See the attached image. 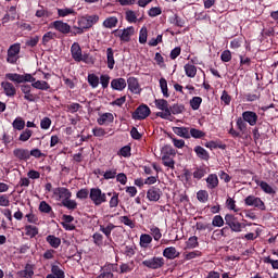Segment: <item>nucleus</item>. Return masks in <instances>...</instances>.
I'll use <instances>...</instances> for the list:
<instances>
[{"label":"nucleus","mask_w":278,"mask_h":278,"mask_svg":"<svg viewBox=\"0 0 278 278\" xmlns=\"http://www.w3.org/2000/svg\"><path fill=\"white\" fill-rule=\"evenodd\" d=\"M154 105L159 111H161L156 113V117L168 121V118L170 117V106L168 104V101L165 99H156L154 100Z\"/></svg>","instance_id":"nucleus-1"},{"label":"nucleus","mask_w":278,"mask_h":278,"mask_svg":"<svg viewBox=\"0 0 278 278\" xmlns=\"http://www.w3.org/2000/svg\"><path fill=\"white\" fill-rule=\"evenodd\" d=\"M164 265H165V260L162 256H152L141 262V266L152 270L161 269L164 267Z\"/></svg>","instance_id":"nucleus-2"},{"label":"nucleus","mask_w":278,"mask_h":278,"mask_svg":"<svg viewBox=\"0 0 278 278\" xmlns=\"http://www.w3.org/2000/svg\"><path fill=\"white\" fill-rule=\"evenodd\" d=\"M244 205L250 206V207H254V208H256L261 212L266 211L265 202L260 197H255L253 194H250V195L244 198Z\"/></svg>","instance_id":"nucleus-3"},{"label":"nucleus","mask_w":278,"mask_h":278,"mask_svg":"<svg viewBox=\"0 0 278 278\" xmlns=\"http://www.w3.org/2000/svg\"><path fill=\"white\" fill-rule=\"evenodd\" d=\"M90 200L96 206H101L106 203L108 197L105 192H102L100 188H91L90 190Z\"/></svg>","instance_id":"nucleus-4"},{"label":"nucleus","mask_w":278,"mask_h":278,"mask_svg":"<svg viewBox=\"0 0 278 278\" xmlns=\"http://www.w3.org/2000/svg\"><path fill=\"white\" fill-rule=\"evenodd\" d=\"M224 220L225 225L228 226L232 232H241L242 229L244 228V225L240 223L238 218L231 214H226Z\"/></svg>","instance_id":"nucleus-5"},{"label":"nucleus","mask_w":278,"mask_h":278,"mask_svg":"<svg viewBox=\"0 0 278 278\" xmlns=\"http://www.w3.org/2000/svg\"><path fill=\"white\" fill-rule=\"evenodd\" d=\"M118 271L117 263H106L101 267V274L97 278H114V273Z\"/></svg>","instance_id":"nucleus-6"},{"label":"nucleus","mask_w":278,"mask_h":278,"mask_svg":"<svg viewBox=\"0 0 278 278\" xmlns=\"http://www.w3.org/2000/svg\"><path fill=\"white\" fill-rule=\"evenodd\" d=\"M270 124L268 122H260L257 125L252 129V137L254 141H258L262 135H265L269 131Z\"/></svg>","instance_id":"nucleus-7"},{"label":"nucleus","mask_w":278,"mask_h":278,"mask_svg":"<svg viewBox=\"0 0 278 278\" xmlns=\"http://www.w3.org/2000/svg\"><path fill=\"white\" fill-rule=\"evenodd\" d=\"M151 115V109L147 104L137 106V110L132 112V119L144 121Z\"/></svg>","instance_id":"nucleus-8"},{"label":"nucleus","mask_w":278,"mask_h":278,"mask_svg":"<svg viewBox=\"0 0 278 278\" xmlns=\"http://www.w3.org/2000/svg\"><path fill=\"white\" fill-rule=\"evenodd\" d=\"M21 51V45L20 43H14L12 45L9 50H8V58L7 62L9 64H16L18 60V53Z\"/></svg>","instance_id":"nucleus-9"},{"label":"nucleus","mask_w":278,"mask_h":278,"mask_svg":"<svg viewBox=\"0 0 278 278\" xmlns=\"http://www.w3.org/2000/svg\"><path fill=\"white\" fill-rule=\"evenodd\" d=\"M50 27L54 28L60 34H64L65 36H67V34H73L71 25L63 21H54L50 24Z\"/></svg>","instance_id":"nucleus-10"},{"label":"nucleus","mask_w":278,"mask_h":278,"mask_svg":"<svg viewBox=\"0 0 278 278\" xmlns=\"http://www.w3.org/2000/svg\"><path fill=\"white\" fill-rule=\"evenodd\" d=\"M242 119L250 127L257 126L258 123V115L254 111H244L242 112Z\"/></svg>","instance_id":"nucleus-11"},{"label":"nucleus","mask_w":278,"mask_h":278,"mask_svg":"<svg viewBox=\"0 0 278 278\" xmlns=\"http://www.w3.org/2000/svg\"><path fill=\"white\" fill-rule=\"evenodd\" d=\"M162 194L163 192L159 187L152 186L150 187V189H148L146 198H148V201L150 202H159L160 199L162 198Z\"/></svg>","instance_id":"nucleus-12"},{"label":"nucleus","mask_w":278,"mask_h":278,"mask_svg":"<svg viewBox=\"0 0 278 278\" xmlns=\"http://www.w3.org/2000/svg\"><path fill=\"white\" fill-rule=\"evenodd\" d=\"M126 84H128V90H130L132 94H140L142 92L138 78L128 77Z\"/></svg>","instance_id":"nucleus-13"},{"label":"nucleus","mask_w":278,"mask_h":278,"mask_svg":"<svg viewBox=\"0 0 278 278\" xmlns=\"http://www.w3.org/2000/svg\"><path fill=\"white\" fill-rule=\"evenodd\" d=\"M53 194H54V197L58 198V200H62V201L72 199V192L65 187L54 188Z\"/></svg>","instance_id":"nucleus-14"},{"label":"nucleus","mask_w":278,"mask_h":278,"mask_svg":"<svg viewBox=\"0 0 278 278\" xmlns=\"http://www.w3.org/2000/svg\"><path fill=\"white\" fill-rule=\"evenodd\" d=\"M255 184L267 195H276L277 191L264 180H255Z\"/></svg>","instance_id":"nucleus-15"},{"label":"nucleus","mask_w":278,"mask_h":278,"mask_svg":"<svg viewBox=\"0 0 278 278\" xmlns=\"http://www.w3.org/2000/svg\"><path fill=\"white\" fill-rule=\"evenodd\" d=\"M205 182H206V189L207 190H215L218 188L219 186V179L218 176L216 174H210L206 178H205Z\"/></svg>","instance_id":"nucleus-16"},{"label":"nucleus","mask_w":278,"mask_h":278,"mask_svg":"<svg viewBox=\"0 0 278 278\" xmlns=\"http://www.w3.org/2000/svg\"><path fill=\"white\" fill-rule=\"evenodd\" d=\"M172 131H174V135L185 139V140H190V127H174L172 128Z\"/></svg>","instance_id":"nucleus-17"},{"label":"nucleus","mask_w":278,"mask_h":278,"mask_svg":"<svg viewBox=\"0 0 278 278\" xmlns=\"http://www.w3.org/2000/svg\"><path fill=\"white\" fill-rule=\"evenodd\" d=\"M127 87V81L125 78H114L111 81V88H113L114 90H117V92H123V90H125V88Z\"/></svg>","instance_id":"nucleus-18"},{"label":"nucleus","mask_w":278,"mask_h":278,"mask_svg":"<svg viewBox=\"0 0 278 278\" xmlns=\"http://www.w3.org/2000/svg\"><path fill=\"white\" fill-rule=\"evenodd\" d=\"M134 34H135L134 26L126 27L122 29V34L118 35L119 40H122V42H130L131 36H134Z\"/></svg>","instance_id":"nucleus-19"},{"label":"nucleus","mask_w":278,"mask_h":278,"mask_svg":"<svg viewBox=\"0 0 278 278\" xmlns=\"http://www.w3.org/2000/svg\"><path fill=\"white\" fill-rule=\"evenodd\" d=\"M72 58L75 62H81L83 59V50L78 42L73 43L71 48Z\"/></svg>","instance_id":"nucleus-20"},{"label":"nucleus","mask_w":278,"mask_h":278,"mask_svg":"<svg viewBox=\"0 0 278 278\" xmlns=\"http://www.w3.org/2000/svg\"><path fill=\"white\" fill-rule=\"evenodd\" d=\"M180 253L177 251L175 247H167L165 250H163V257L173 261L177 257H179Z\"/></svg>","instance_id":"nucleus-21"},{"label":"nucleus","mask_w":278,"mask_h":278,"mask_svg":"<svg viewBox=\"0 0 278 278\" xmlns=\"http://www.w3.org/2000/svg\"><path fill=\"white\" fill-rule=\"evenodd\" d=\"M21 90L25 94L24 99L26 101H29L30 103H34V101H36V94L31 93V86L30 85H22Z\"/></svg>","instance_id":"nucleus-22"},{"label":"nucleus","mask_w":278,"mask_h":278,"mask_svg":"<svg viewBox=\"0 0 278 278\" xmlns=\"http://www.w3.org/2000/svg\"><path fill=\"white\" fill-rule=\"evenodd\" d=\"M13 155L20 161L27 162L29 160V150L17 148L13 151Z\"/></svg>","instance_id":"nucleus-23"},{"label":"nucleus","mask_w":278,"mask_h":278,"mask_svg":"<svg viewBox=\"0 0 278 278\" xmlns=\"http://www.w3.org/2000/svg\"><path fill=\"white\" fill-rule=\"evenodd\" d=\"M193 152L195 153L197 157L201 161H208L210 160V153L201 146H195L193 148Z\"/></svg>","instance_id":"nucleus-24"},{"label":"nucleus","mask_w":278,"mask_h":278,"mask_svg":"<svg viewBox=\"0 0 278 278\" xmlns=\"http://www.w3.org/2000/svg\"><path fill=\"white\" fill-rule=\"evenodd\" d=\"M1 87L3 88L4 93L7 94V97H15L16 89H15V87L12 83L2 81Z\"/></svg>","instance_id":"nucleus-25"},{"label":"nucleus","mask_w":278,"mask_h":278,"mask_svg":"<svg viewBox=\"0 0 278 278\" xmlns=\"http://www.w3.org/2000/svg\"><path fill=\"white\" fill-rule=\"evenodd\" d=\"M117 226L114 225L113 223H109L106 226L105 225H100V231L106 237V239H111L112 231L116 229Z\"/></svg>","instance_id":"nucleus-26"},{"label":"nucleus","mask_w":278,"mask_h":278,"mask_svg":"<svg viewBox=\"0 0 278 278\" xmlns=\"http://www.w3.org/2000/svg\"><path fill=\"white\" fill-rule=\"evenodd\" d=\"M152 242L153 237L149 233H141V237H139V245H141L142 249H148Z\"/></svg>","instance_id":"nucleus-27"},{"label":"nucleus","mask_w":278,"mask_h":278,"mask_svg":"<svg viewBox=\"0 0 278 278\" xmlns=\"http://www.w3.org/2000/svg\"><path fill=\"white\" fill-rule=\"evenodd\" d=\"M114 122V115L112 113H103L98 118V124L104 126L106 124H112Z\"/></svg>","instance_id":"nucleus-28"},{"label":"nucleus","mask_w":278,"mask_h":278,"mask_svg":"<svg viewBox=\"0 0 278 278\" xmlns=\"http://www.w3.org/2000/svg\"><path fill=\"white\" fill-rule=\"evenodd\" d=\"M204 147L210 150H216V149L226 150L227 149V146L225 143H223L222 141H214V140L206 142L204 144Z\"/></svg>","instance_id":"nucleus-29"},{"label":"nucleus","mask_w":278,"mask_h":278,"mask_svg":"<svg viewBox=\"0 0 278 278\" xmlns=\"http://www.w3.org/2000/svg\"><path fill=\"white\" fill-rule=\"evenodd\" d=\"M198 73V68L195 65L191 63L185 64V75L189 77L190 79H193Z\"/></svg>","instance_id":"nucleus-30"},{"label":"nucleus","mask_w":278,"mask_h":278,"mask_svg":"<svg viewBox=\"0 0 278 278\" xmlns=\"http://www.w3.org/2000/svg\"><path fill=\"white\" fill-rule=\"evenodd\" d=\"M34 276V265L27 263L25 269L20 271L21 278H33Z\"/></svg>","instance_id":"nucleus-31"},{"label":"nucleus","mask_w":278,"mask_h":278,"mask_svg":"<svg viewBox=\"0 0 278 278\" xmlns=\"http://www.w3.org/2000/svg\"><path fill=\"white\" fill-rule=\"evenodd\" d=\"M236 127L241 132L242 136L247 135L248 131V123L242 118L238 117L236 121Z\"/></svg>","instance_id":"nucleus-32"},{"label":"nucleus","mask_w":278,"mask_h":278,"mask_svg":"<svg viewBox=\"0 0 278 278\" xmlns=\"http://www.w3.org/2000/svg\"><path fill=\"white\" fill-rule=\"evenodd\" d=\"M186 111V106L184 104L176 103L169 106V116L172 115H180Z\"/></svg>","instance_id":"nucleus-33"},{"label":"nucleus","mask_w":278,"mask_h":278,"mask_svg":"<svg viewBox=\"0 0 278 278\" xmlns=\"http://www.w3.org/2000/svg\"><path fill=\"white\" fill-rule=\"evenodd\" d=\"M206 134L203 130L197 128H189V139H203Z\"/></svg>","instance_id":"nucleus-34"},{"label":"nucleus","mask_w":278,"mask_h":278,"mask_svg":"<svg viewBox=\"0 0 278 278\" xmlns=\"http://www.w3.org/2000/svg\"><path fill=\"white\" fill-rule=\"evenodd\" d=\"M46 240L50 244V247L53 248V249H59V247L61 245V238H59L54 235H49L46 238Z\"/></svg>","instance_id":"nucleus-35"},{"label":"nucleus","mask_w":278,"mask_h":278,"mask_svg":"<svg viewBox=\"0 0 278 278\" xmlns=\"http://www.w3.org/2000/svg\"><path fill=\"white\" fill-rule=\"evenodd\" d=\"M61 205L67 208L68 211H75L78 206L77 202L75 200H72L71 198L62 200Z\"/></svg>","instance_id":"nucleus-36"},{"label":"nucleus","mask_w":278,"mask_h":278,"mask_svg":"<svg viewBox=\"0 0 278 278\" xmlns=\"http://www.w3.org/2000/svg\"><path fill=\"white\" fill-rule=\"evenodd\" d=\"M33 88L36 90H50V85L46 80H35V83L31 84Z\"/></svg>","instance_id":"nucleus-37"},{"label":"nucleus","mask_w":278,"mask_h":278,"mask_svg":"<svg viewBox=\"0 0 278 278\" xmlns=\"http://www.w3.org/2000/svg\"><path fill=\"white\" fill-rule=\"evenodd\" d=\"M106 55H108V68H110V71H113L115 66L114 50L112 48H108Z\"/></svg>","instance_id":"nucleus-38"},{"label":"nucleus","mask_w":278,"mask_h":278,"mask_svg":"<svg viewBox=\"0 0 278 278\" xmlns=\"http://www.w3.org/2000/svg\"><path fill=\"white\" fill-rule=\"evenodd\" d=\"M168 21H169V24H174L178 27H184L186 24V21L182 17L178 16L177 14L169 16Z\"/></svg>","instance_id":"nucleus-39"},{"label":"nucleus","mask_w":278,"mask_h":278,"mask_svg":"<svg viewBox=\"0 0 278 278\" xmlns=\"http://www.w3.org/2000/svg\"><path fill=\"white\" fill-rule=\"evenodd\" d=\"M25 231H26V236L30 237L31 239L36 238L39 235L38 227H36L34 225H26Z\"/></svg>","instance_id":"nucleus-40"},{"label":"nucleus","mask_w":278,"mask_h":278,"mask_svg":"<svg viewBox=\"0 0 278 278\" xmlns=\"http://www.w3.org/2000/svg\"><path fill=\"white\" fill-rule=\"evenodd\" d=\"M150 235L152 236V238H154V241L156 242H159L162 239V231L155 225L150 226Z\"/></svg>","instance_id":"nucleus-41"},{"label":"nucleus","mask_w":278,"mask_h":278,"mask_svg":"<svg viewBox=\"0 0 278 278\" xmlns=\"http://www.w3.org/2000/svg\"><path fill=\"white\" fill-rule=\"evenodd\" d=\"M203 99L201 97H193L190 101H189V105L191 108L192 111H199L200 106L202 104Z\"/></svg>","instance_id":"nucleus-42"},{"label":"nucleus","mask_w":278,"mask_h":278,"mask_svg":"<svg viewBox=\"0 0 278 278\" xmlns=\"http://www.w3.org/2000/svg\"><path fill=\"white\" fill-rule=\"evenodd\" d=\"M159 86H161V92H163V97H165V99H168V97H170V94L168 93L167 80L165 78H161L159 80Z\"/></svg>","instance_id":"nucleus-43"},{"label":"nucleus","mask_w":278,"mask_h":278,"mask_svg":"<svg viewBox=\"0 0 278 278\" xmlns=\"http://www.w3.org/2000/svg\"><path fill=\"white\" fill-rule=\"evenodd\" d=\"M7 79L14 81L15 84H23V75L17 73H8L5 75Z\"/></svg>","instance_id":"nucleus-44"},{"label":"nucleus","mask_w":278,"mask_h":278,"mask_svg":"<svg viewBox=\"0 0 278 278\" xmlns=\"http://www.w3.org/2000/svg\"><path fill=\"white\" fill-rule=\"evenodd\" d=\"M134 267H135L134 261H131L130 263H122V265H119V273L122 274L131 273L134 270Z\"/></svg>","instance_id":"nucleus-45"},{"label":"nucleus","mask_w":278,"mask_h":278,"mask_svg":"<svg viewBox=\"0 0 278 278\" xmlns=\"http://www.w3.org/2000/svg\"><path fill=\"white\" fill-rule=\"evenodd\" d=\"M232 101V98L231 96L228 93V91L226 90H223L222 91V94H220V103L224 105V106H229L230 103Z\"/></svg>","instance_id":"nucleus-46"},{"label":"nucleus","mask_w":278,"mask_h":278,"mask_svg":"<svg viewBox=\"0 0 278 278\" xmlns=\"http://www.w3.org/2000/svg\"><path fill=\"white\" fill-rule=\"evenodd\" d=\"M118 24V18L116 16H110L103 22V26L106 28H114Z\"/></svg>","instance_id":"nucleus-47"},{"label":"nucleus","mask_w":278,"mask_h":278,"mask_svg":"<svg viewBox=\"0 0 278 278\" xmlns=\"http://www.w3.org/2000/svg\"><path fill=\"white\" fill-rule=\"evenodd\" d=\"M161 161H163V166L169 169H175V161L170 156L163 155V157H161Z\"/></svg>","instance_id":"nucleus-48"},{"label":"nucleus","mask_w":278,"mask_h":278,"mask_svg":"<svg viewBox=\"0 0 278 278\" xmlns=\"http://www.w3.org/2000/svg\"><path fill=\"white\" fill-rule=\"evenodd\" d=\"M12 126L15 130L22 131L25 128V121L22 117H16Z\"/></svg>","instance_id":"nucleus-49"},{"label":"nucleus","mask_w":278,"mask_h":278,"mask_svg":"<svg viewBox=\"0 0 278 278\" xmlns=\"http://www.w3.org/2000/svg\"><path fill=\"white\" fill-rule=\"evenodd\" d=\"M210 194L206 190H199L197 192V200L200 203H206L208 201Z\"/></svg>","instance_id":"nucleus-50"},{"label":"nucleus","mask_w":278,"mask_h":278,"mask_svg":"<svg viewBox=\"0 0 278 278\" xmlns=\"http://www.w3.org/2000/svg\"><path fill=\"white\" fill-rule=\"evenodd\" d=\"M195 230H198V231H205V230L212 231L213 228H212V225L208 224V223L197 222L195 223Z\"/></svg>","instance_id":"nucleus-51"},{"label":"nucleus","mask_w":278,"mask_h":278,"mask_svg":"<svg viewBox=\"0 0 278 278\" xmlns=\"http://www.w3.org/2000/svg\"><path fill=\"white\" fill-rule=\"evenodd\" d=\"M88 84L92 88H98L100 84V78L96 74H89L88 75Z\"/></svg>","instance_id":"nucleus-52"},{"label":"nucleus","mask_w":278,"mask_h":278,"mask_svg":"<svg viewBox=\"0 0 278 278\" xmlns=\"http://www.w3.org/2000/svg\"><path fill=\"white\" fill-rule=\"evenodd\" d=\"M225 225V220L222 215H215L212 218V226L216 228H222Z\"/></svg>","instance_id":"nucleus-53"},{"label":"nucleus","mask_w":278,"mask_h":278,"mask_svg":"<svg viewBox=\"0 0 278 278\" xmlns=\"http://www.w3.org/2000/svg\"><path fill=\"white\" fill-rule=\"evenodd\" d=\"M199 248V238L197 236L189 237L187 240V249H197Z\"/></svg>","instance_id":"nucleus-54"},{"label":"nucleus","mask_w":278,"mask_h":278,"mask_svg":"<svg viewBox=\"0 0 278 278\" xmlns=\"http://www.w3.org/2000/svg\"><path fill=\"white\" fill-rule=\"evenodd\" d=\"M205 175H206V169L203 167L195 168L192 174L193 178L197 180L203 179Z\"/></svg>","instance_id":"nucleus-55"},{"label":"nucleus","mask_w":278,"mask_h":278,"mask_svg":"<svg viewBox=\"0 0 278 278\" xmlns=\"http://www.w3.org/2000/svg\"><path fill=\"white\" fill-rule=\"evenodd\" d=\"M51 273L54 274L55 278H65V273L59 265H52Z\"/></svg>","instance_id":"nucleus-56"},{"label":"nucleus","mask_w":278,"mask_h":278,"mask_svg":"<svg viewBox=\"0 0 278 278\" xmlns=\"http://www.w3.org/2000/svg\"><path fill=\"white\" fill-rule=\"evenodd\" d=\"M148 40V29L147 27H141L139 30V45H146Z\"/></svg>","instance_id":"nucleus-57"},{"label":"nucleus","mask_w":278,"mask_h":278,"mask_svg":"<svg viewBox=\"0 0 278 278\" xmlns=\"http://www.w3.org/2000/svg\"><path fill=\"white\" fill-rule=\"evenodd\" d=\"M242 45H243V37H238L230 41L229 47L230 49H240Z\"/></svg>","instance_id":"nucleus-58"},{"label":"nucleus","mask_w":278,"mask_h":278,"mask_svg":"<svg viewBox=\"0 0 278 278\" xmlns=\"http://www.w3.org/2000/svg\"><path fill=\"white\" fill-rule=\"evenodd\" d=\"M116 177H117V169L116 168L108 169L103 175V178L105 180H112V179H115Z\"/></svg>","instance_id":"nucleus-59"},{"label":"nucleus","mask_w":278,"mask_h":278,"mask_svg":"<svg viewBox=\"0 0 278 278\" xmlns=\"http://www.w3.org/2000/svg\"><path fill=\"white\" fill-rule=\"evenodd\" d=\"M92 239H93V243H94L97 247H102V245H103L104 237H103L102 233H100V232H94L93 236H92Z\"/></svg>","instance_id":"nucleus-60"},{"label":"nucleus","mask_w":278,"mask_h":278,"mask_svg":"<svg viewBox=\"0 0 278 278\" xmlns=\"http://www.w3.org/2000/svg\"><path fill=\"white\" fill-rule=\"evenodd\" d=\"M76 197L79 200H87L88 198H90V192L87 188H83L77 192Z\"/></svg>","instance_id":"nucleus-61"},{"label":"nucleus","mask_w":278,"mask_h":278,"mask_svg":"<svg viewBox=\"0 0 278 278\" xmlns=\"http://www.w3.org/2000/svg\"><path fill=\"white\" fill-rule=\"evenodd\" d=\"M99 79H100L101 86H102V88H104V90H105V88H109V84L111 81L110 75L103 74V75H101V77Z\"/></svg>","instance_id":"nucleus-62"},{"label":"nucleus","mask_w":278,"mask_h":278,"mask_svg":"<svg viewBox=\"0 0 278 278\" xmlns=\"http://www.w3.org/2000/svg\"><path fill=\"white\" fill-rule=\"evenodd\" d=\"M126 21H128V23H136L137 15L132 10L126 11Z\"/></svg>","instance_id":"nucleus-63"},{"label":"nucleus","mask_w":278,"mask_h":278,"mask_svg":"<svg viewBox=\"0 0 278 278\" xmlns=\"http://www.w3.org/2000/svg\"><path fill=\"white\" fill-rule=\"evenodd\" d=\"M75 13L76 12L73 9H68V8H66V9H59L58 10V14L61 17H65V16H67L70 14H75Z\"/></svg>","instance_id":"nucleus-64"}]
</instances>
